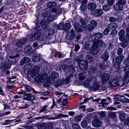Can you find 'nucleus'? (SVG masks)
Returning <instances> with one entry per match:
<instances>
[{"instance_id": "1", "label": "nucleus", "mask_w": 129, "mask_h": 129, "mask_svg": "<svg viewBox=\"0 0 129 129\" xmlns=\"http://www.w3.org/2000/svg\"><path fill=\"white\" fill-rule=\"evenodd\" d=\"M86 59L84 60H81L79 59H76L74 62V66L78 68L80 66L81 68L84 69V70H86L88 68V62L92 61L93 59L92 56L89 55L86 56Z\"/></svg>"}, {"instance_id": "2", "label": "nucleus", "mask_w": 129, "mask_h": 129, "mask_svg": "<svg viewBox=\"0 0 129 129\" xmlns=\"http://www.w3.org/2000/svg\"><path fill=\"white\" fill-rule=\"evenodd\" d=\"M82 84L95 91L99 90L100 87V84L97 83L96 79L95 77H92L85 80L82 82Z\"/></svg>"}, {"instance_id": "3", "label": "nucleus", "mask_w": 129, "mask_h": 129, "mask_svg": "<svg viewBox=\"0 0 129 129\" xmlns=\"http://www.w3.org/2000/svg\"><path fill=\"white\" fill-rule=\"evenodd\" d=\"M104 44L102 41L100 40L95 41L93 43L91 52L93 55L97 54L100 51L101 47L104 46Z\"/></svg>"}, {"instance_id": "4", "label": "nucleus", "mask_w": 129, "mask_h": 129, "mask_svg": "<svg viewBox=\"0 0 129 129\" xmlns=\"http://www.w3.org/2000/svg\"><path fill=\"white\" fill-rule=\"evenodd\" d=\"M80 21L81 24V25H79V23H74V25L76 31L81 32H82L83 29L86 28L87 26L84 20L82 18H80Z\"/></svg>"}, {"instance_id": "5", "label": "nucleus", "mask_w": 129, "mask_h": 129, "mask_svg": "<svg viewBox=\"0 0 129 129\" xmlns=\"http://www.w3.org/2000/svg\"><path fill=\"white\" fill-rule=\"evenodd\" d=\"M124 75L123 81L122 86L126 85L129 82V66H126L124 68Z\"/></svg>"}, {"instance_id": "6", "label": "nucleus", "mask_w": 129, "mask_h": 129, "mask_svg": "<svg viewBox=\"0 0 129 129\" xmlns=\"http://www.w3.org/2000/svg\"><path fill=\"white\" fill-rule=\"evenodd\" d=\"M126 3V0H119L117 3L113 6L114 9L116 11L122 10L123 8V5L125 4Z\"/></svg>"}, {"instance_id": "7", "label": "nucleus", "mask_w": 129, "mask_h": 129, "mask_svg": "<svg viewBox=\"0 0 129 129\" xmlns=\"http://www.w3.org/2000/svg\"><path fill=\"white\" fill-rule=\"evenodd\" d=\"M47 78V74H40L35 78V80L37 82L43 83L46 81Z\"/></svg>"}, {"instance_id": "8", "label": "nucleus", "mask_w": 129, "mask_h": 129, "mask_svg": "<svg viewBox=\"0 0 129 129\" xmlns=\"http://www.w3.org/2000/svg\"><path fill=\"white\" fill-rule=\"evenodd\" d=\"M40 68L38 66H35L32 69H30L28 72V74L31 77H33L38 73Z\"/></svg>"}, {"instance_id": "9", "label": "nucleus", "mask_w": 129, "mask_h": 129, "mask_svg": "<svg viewBox=\"0 0 129 129\" xmlns=\"http://www.w3.org/2000/svg\"><path fill=\"white\" fill-rule=\"evenodd\" d=\"M110 77V75L109 74H103L101 76V79L102 83L104 84H106L109 81Z\"/></svg>"}, {"instance_id": "10", "label": "nucleus", "mask_w": 129, "mask_h": 129, "mask_svg": "<svg viewBox=\"0 0 129 129\" xmlns=\"http://www.w3.org/2000/svg\"><path fill=\"white\" fill-rule=\"evenodd\" d=\"M27 41V39L25 38H23L17 42L15 45L18 48H21L22 46L26 43Z\"/></svg>"}, {"instance_id": "11", "label": "nucleus", "mask_w": 129, "mask_h": 129, "mask_svg": "<svg viewBox=\"0 0 129 129\" xmlns=\"http://www.w3.org/2000/svg\"><path fill=\"white\" fill-rule=\"evenodd\" d=\"M97 25V23L96 21L94 20L90 21V24L87 26V29L89 31H91L95 27H96Z\"/></svg>"}, {"instance_id": "12", "label": "nucleus", "mask_w": 129, "mask_h": 129, "mask_svg": "<svg viewBox=\"0 0 129 129\" xmlns=\"http://www.w3.org/2000/svg\"><path fill=\"white\" fill-rule=\"evenodd\" d=\"M75 36L74 30H71L67 33L66 38L68 40H72L75 38Z\"/></svg>"}, {"instance_id": "13", "label": "nucleus", "mask_w": 129, "mask_h": 129, "mask_svg": "<svg viewBox=\"0 0 129 129\" xmlns=\"http://www.w3.org/2000/svg\"><path fill=\"white\" fill-rule=\"evenodd\" d=\"M102 121L99 119H94L92 122L93 126L95 127H100L102 124Z\"/></svg>"}, {"instance_id": "14", "label": "nucleus", "mask_w": 129, "mask_h": 129, "mask_svg": "<svg viewBox=\"0 0 129 129\" xmlns=\"http://www.w3.org/2000/svg\"><path fill=\"white\" fill-rule=\"evenodd\" d=\"M41 35V32L40 31H37L30 38L29 40L30 41L35 40L39 38Z\"/></svg>"}, {"instance_id": "15", "label": "nucleus", "mask_w": 129, "mask_h": 129, "mask_svg": "<svg viewBox=\"0 0 129 129\" xmlns=\"http://www.w3.org/2000/svg\"><path fill=\"white\" fill-rule=\"evenodd\" d=\"M35 97L32 94H24L23 100H26L28 101L33 100L34 99Z\"/></svg>"}, {"instance_id": "16", "label": "nucleus", "mask_w": 129, "mask_h": 129, "mask_svg": "<svg viewBox=\"0 0 129 129\" xmlns=\"http://www.w3.org/2000/svg\"><path fill=\"white\" fill-rule=\"evenodd\" d=\"M103 13V12L102 10L97 9L95 10L93 15L95 17H99L102 15Z\"/></svg>"}, {"instance_id": "17", "label": "nucleus", "mask_w": 129, "mask_h": 129, "mask_svg": "<svg viewBox=\"0 0 129 129\" xmlns=\"http://www.w3.org/2000/svg\"><path fill=\"white\" fill-rule=\"evenodd\" d=\"M125 31L124 29H122L119 31L118 35L119 37V39L120 41H124V36Z\"/></svg>"}, {"instance_id": "18", "label": "nucleus", "mask_w": 129, "mask_h": 129, "mask_svg": "<svg viewBox=\"0 0 129 129\" xmlns=\"http://www.w3.org/2000/svg\"><path fill=\"white\" fill-rule=\"evenodd\" d=\"M87 7L88 9L91 12H93L96 8V5L93 3H90L88 5Z\"/></svg>"}, {"instance_id": "19", "label": "nucleus", "mask_w": 129, "mask_h": 129, "mask_svg": "<svg viewBox=\"0 0 129 129\" xmlns=\"http://www.w3.org/2000/svg\"><path fill=\"white\" fill-rule=\"evenodd\" d=\"M110 83L111 86L115 87H116L119 84L118 79L117 78L113 79Z\"/></svg>"}, {"instance_id": "20", "label": "nucleus", "mask_w": 129, "mask_h": 129, "mask_svg": "<svg viewBox=\"0 0 129 129\" xmlns=\"http://www.w3.org/2000/svg\"><path fill=\"white\" fill-rule=\"evenodd\" d=\"M107 26L109 28L111 29H116L118 27V24L115 23L108 24Z\"/></svg>"}, {"instance_id": "21", "label": "nucleus", "mask_w": 129, "mask_h": 129, "mask_svg": "<svg viewBox=\"0 0 129 129\" xmlns=\"http://www.w3.org/2000/svg\"><path fill=\"white\" fill-rule=\"evenodd\" d=\"M108 62L106 61H105L104 62H102L100 64V67L101 69L102 70H104L106 67H108L109 64H107Z\"/></svg>"}, {"instance_id": "22", "label": "nucleus", "mask_w": 129, "mask_h": 129, "mask_svg": "<svg viewBox=\"0 0 129 129\" xmlns=\"http://www.w3.org/2000/svg\"><path fill=\"white\" fill-rule=\"evenodd\" d=\"M30 61V59L27 57H24L20 61V64L22 65H24V63L29 62Z\"/></svg>"}, {"instance_id": "23", "label": "nucleus", "mask_w": 129, "mask_h": 129, "mask_svg": "<svg viewBox=\"0 0 129 129\" xmlns=\"http://www.w3.org/2000/svg\"><path fill=\"white\" fill-rule=\"evenodd\" d=\"M50 10L52 12L54 13H56L58 15H60V13H61L62 12L61 10L58 9L57 10L56 5L55 7L51 8V9Z\"/></svg>"}, {"instance_id": "24", "label": "nucleus", "mask_w": 129, "mask_h": 129, "mask_svg": "<svg viewBox=\"0 0 129 129\" xmlns=\"http://www.w3.org/2000/svg\"><path fill=\"white\" fill-rule=\"evenodd\" d=\"M24 51L25 52L29 54L33 52V50L31 46H28L25 47L24 48Z\"/></svg>"}, {"instance_id": "25", "label": "nucleus", "mask_w": 129, "mask_h": 129, "mask_svg": "<svg viewBox=\"0 0 129 129\" xmlns=\"http://www.w3.org/2000/svg\"><path fill=\"white\" fill-rule=\"evenodd\" d=\"M109 56V54L106 51H105L104 54L100 57V58L104 59L105 60H107Z\"/></svg>"}, {"instance_id": "26", "label": "nucleus", "mask_w": 129, "mask_h": 129, "mask_svg": "<svg viewBox=\"0 0 129 129\" xmlns=\"http://www.w3.org/2000/svg\"><path fill=\"white\" fill-rule=\"evenodd\" d=\"M102 34L101 33H98L94 35L93 36V39H94V41H96L99 39L100 38L102 37Z\"/></svg>"}, {"instance_id": "27", "label": "nucleus", "mask_w": 129, "mask_h": 129, "mask_svg": "<svg viewBox=\"0 0 129 129\" xmlns=\"http://www.w3.org/2000/svg\"><path fill=\"white\" fill-rule=\"evenodd\" d=\"M56 5V4L55 3L53 2H51L48 3L47 5V7H49L50 9H51V8L55 7Z\"/></svg>"}, {"instance_id": "28", "label": "nucleus", "mask_w": 129, "mask_h": 129, "mask_svg": "<svg viewBox=\"0 0 129 129\" xmlns=\"http://www.w3.org/2000/svg\"><path fill=\"white\" fill-rule=\"evenodd\" d=\"M45 124L46 127H47L48 129L52 128L54 124H55L54 123H53L51 122H48Z\"/></svg>"}, {"instance_id": "29", "label": "nucleus", "mask_w": 129, "mask_h": 129, "mask_svg": "<svg viewBox=\"0 0 129 129\" xmlns=\"http://www.w3.org/2000/svg\"><path fill=\"white\" fill-rule=\"evenodd\" d=\"M68 68V66L66 64H64L60 66L59 69L61 71H66L67 70Z\"/></svg>"}, {"instance_id": "30", "label": "nucleus", "mask_w": 129, "mask_h": 129, "mask_svg": "<svg viewBox=\"0 0 129 129\" xmlns=\"http://www.w3.org/2000/svg\"><path fill=\"white\" fill-rule=\"evenodd\" d=\"M124 56H123L117 57L116 58V62L120 63L123 59H124Z\"/></svg>"}, {"instance_id": "31", "label": "nucleus", "mask_w": 129, "mask_h": 129, "mask_svg": "<svg viewBox=\"0 0 129 129\" xmlns=\"http://www.w3.org/2000/svg\"><path fill=\"white\" fill-rule=\"evenodd\" d=\"M37 126L38 129H46V124L45 123L42 124H38Z\"/></svg>"}, {"instance_id": "32", "label": "nucleus", "mask_w": 129, "mask_h": 129, "mask_svg": "<svg viewBox=\"0 0 129 129\" xmlns=\"http://www.w3.org/2000/svg\"><path fill=\"white\" fill-rule=\"evenodd\" d=\"M68 117V115H63L62 114H59L57 115L56 118H53V119H58L61 118L62 117Z\"/></svg>"}, {"instance_id": "33", "label": "nucleus", "mask_w": 129, "mask_h": 129, "mask_svg": "<svg viewBox=\"0 0 129 129\" xmlns=\"http://www.w3.org/2000/svg\"><path fill=\"white\" fill-rule=\"evenodd\" d=\"M59 76L58 74L56 72L54 71L52 73V77L54 79H57L58 78Z\"/></svg>"}, {"instance_id": "34", "label": "nucleus", "mask_w": 129, "mask_h": 129, "mask_svg": "<svg viewBox=\"0 0 129 129\" xmlns=\"http://www.w3.org/2000/svg\"><path fill=\"white\" fill-rule=\"evenodd\" d=\"M2 67L3 69H6L10 68V66L8 63L6 62H4L2 64Z\"/></svg>"}, {"instance_id": "35", "label": "nucleus", "mask_w": 129, "mask_h": 129, "mask_svg": "<svg viewBox=\"0 0 129 129\" xmlns=\"http://www.w3.org/2000/svg\"><path fill=\"white\" fill-rule=\"evenodd\" d=\"M70 27L71 25L69 23H66L64 25V29L66 31L70 29Z\"/></svg>"}, {"instance_id": "36", "label": "nucleus", "mask_w": 129, "mask_h": 129, "mask_svg": "<svg viewBox=\"0 0 129 129\" xmlns=\"http://www.w3.org/2000/svg\"><path fill=\"white\" fill-rule=\"evenodd\" d=\"M62 55L61 52L58 51H56L55 54L54 55V57L55 58H56L57 57L59 58L61 57Z\"/></svg>"}, {"instance_id": "37", "label": "nucleus", "mask_w": 129, "mask_h": 129, "mask_svg": "<svg viewBox=\"0 0 129 129\" xmlns=\"http://www.w3.org/2000/svg\"><path fill=\"white\" fill-rule=\"evenodd\" d=\"M98 114L102 117H104L106 116V112L105 111L98 112Z\"/></svg>"}, {"instance_id": "38", "label": "nucleus", "mask_w": 129, "mask_h": 129, "mask_svg": "<svg viewBox=\"0 0 129 129\" xmlns=\"http://www.w3.org/2000/svg\"><path fill=\"white\" fill-rule=\"evenodd\" d=\"M111 8L109 6L107 5H104L102 7L103 10L106 11H109L110 9Z\"/></svg>"}, {"instance_id": "39", "label": "nucleus", "mask_w": 129, "mask_h": 129, "mask_svg": "<svg viewBox=\"0 0 129 129\" xmlns=\"http://www.w3.org/2000/svg\"><path fill=\"white\" fill-rule=\"evenodd\" d=\"M82 117L81 115L76 116L74 117V120L76 122H79L80 121Z\"/></svg>"}, {"instance_id": "40", "label": "nucleus", "mask_w": 129, "mask_h": 129, "mask_svg": "<svg viewBox=\"0 0 129 129\" xmlns=\"http://www.w3.org/2000/svg\"><path fill=\"white\" fill-rule=\"evenodd\" d=\"M62 83V81L60 79H58L55 83L54 85L56 87H58L61 85Z\"/></svg>"}, {"instance_id": "41", "label": "nucleus", "mask_w": 129, "mask_h": 129, "mask_svg": "<svg viewBox=\"0 0 129 129\" xmlns=\"http://www.w3.org/2000/svg\"><path fill=\"white\" fill-rule=\"evenodd\" d=\"M116 21H117L118 22H120L122 19V16L120 15H118L117 14H116Z\"/></svg>"}, {"instance_id": "42", "label": "nucleus", "mask_w": 129, "mask_h": 129, "mask_svg": "<svg viewBox=\"0 0 129 129\" xmlns=\"http://www.w3.org/2000/svg\"><path fill=\"white\" fill-rule=\"evenodd\" d=\"M55 29V27H53L52 28H50L48 31V34L50 35L54 34V33Z\"/></svg>"}, {"instance_id": "43", "label": "nucleus", "mask_w": 129, "mask_h": 129, "mask_svg": "<svg viewBox=\"0 0 129 129\" xmlns=\"http://www.w3.org/2000/svg\"><path fill=\"white\" fill-rule=\"evenodd\" d=\"M73 129H81L80 126L77 123H73L72 126Z\"/></svg>"}, {"instance_id": "44", "label": "nucleus", "mask_w": 129, "mask_h": 129, "mask_svg": "<svg viewBox=\"0 0 129 129\" xmlns=\"http://www.w3.org/2000/svg\"><path fill=\"white\" fill-rule=\"evenodd\" d=\"M64 23L63 22L60 23L58 24L57 26V28L59 30L64 29Z\"/></svg>"}, {"instance_id": "45", "label": "nucleus", "mask_w": 129, "mask_h": 129, "mask_svg": "<svg viewBox=\"0 0 129 129\" xmlns=\"http://www.w3.org/2000/svg\"><path fill=\"white\" fill-rule=\"evenodd\" d=\"M81 126L83 127H86L87 126V122L86 120H84L81 122Z\"/></svg>"}, {"instance_id": "46", "label": "nucleus", "mask_w": 129, "mask_h": 129, "mask_svg": "<svg viewBox=\"0 0 129 129\" xmlns=\"http://www.w3.org/2000/svg\"><path fill=\"white\" fill-rule=\"evenodd\" d=\"M54 19V16L53 15H51L47 18V20L49 22L52 21Z\"/></svg>"}, {"instance_id": "47", "label": "nucleus", "mask_w": 129, "mask_h": 129, "mask_svg": "<svg viewBox=\"0 0 129 129\" xmlns=\"http://www.w3.org/2000/svg\"><path fill=\"white\" fill-rule=\"evenodd\" d=\"M108 116L110 118L114 119L116 117V115L115 112H111L109 113Z\"/></svg>"}, {"instance_id": "48", "label": "nucleus", "mask_w": 129, "mask_h": 129, "mask_svg": "<svg viewBox=\"0 0 129 129\" xmlns=\"http://www.w3.org/2000/svg\"><path fill=\"white\" fill-rule=\"evenodd\" d=\"M78 77L79 80L81 81H82L85 79V75L84 74L81 73L79 74Z\"/></svg>"}, {"instance_id": "49", "label": "nucleus", "mask_w": 129, "mask_h": 129, "mask_svg": "<svg viewBox=\"0 0 129 129\" xmlns=\"http://www.w3.org/2000/svg\"><path fill=\"white\" fill-rule=\"evenodd\" d=\"M16 78V77L15 76H13L11 78L9 77L7 78L8 80L7 82V83L8 84H10L11 83V79H14L15 78Z\"/></svg>"}, {"instance_id": "50", "label": "nucleus", "mask_w": 129, "mask_h": 129, "mask_svg": "<svg viewBox=\"0 0 129 129\" xmlns=\"http://www.w3.org/2000/svg\"><path fill=\"white\" fill-rule=\"evenodd\" d=\"M116 18L113 17H110L109 19V21L112 23H114L116 22Z\"/></svg>"}, {"instance_id": "51", "label": "nucleus", "mask_w": 129, "mask_h": 129, "mask_svg": "<svg viewBox=\"0 0 129 129\" xmlns=\"http://www.w3.org/2000/svg\"><path fill=\"white\" fill-rule=\"evenodd\" d=\"M123 97L124 98V95H117L115 96L114 97V99L115 101H117L118 100L121 101V99L120 97Z\"/></svg>"}, {"instance_id": "52", "label": "nucleus", "mask_w": 129, "mask_h": 129, "mask_svg": "<svg viewBox=\"0 0 129 129\" xmlns=\"http://www.w3.org/2000/svg\"><path fill=\"white\" fill-rule=\"evenodd\" d=\"M14 120H10L8 119L6 120L5 121L4 123H2V124L4 125H6L10 124L11 122H13Z\"/></svg>"}, {"instance_id": "53", "label": "nucleus", "mask_w": 129, "mask_h": 129, "mask_svg": "<svg viewBox=\"0 0 129 129\" xmlns=\"http://www.w3.org/2000/svg\"><path fill=\"white\" fill-rule=\"evenodd\" d=\"M128 42L124 41L121 43V45L122 47L125 48L127 46Z\"/></svg>"}, {"instance_id": "54", "label": "nucleus", "mask_w": 129, "mask_h": 129, "mask_svg": "<svg viewBox=\"0 0 129 129\" xmlns=\"http://www.w3.org/2000/svg\"><path fill=\"white\" fill-rule=\"evenodd\" d=\"M48 24V22H47L44 19H43L42 20L40 23V24L42 26L46 25Z\"/></svg>"}, {"instance_id": "55", "label": "nucleus", "mask_w": 129, "mask_h": 129, "mask_svg": "<svg viewBox=\"0 0 129 129\" xmlns=\"http://www.w3.org/2000/svg\"><path fill=\"white\" fill-rule=\"evenodd\" d=\"M33 60L34 62H38L40 61V58L37 56H34L32 57Z\"/></svg>"}, {"instance_id": "56", "label": "nucleus", "mask_w": 129, "mask_h": 129, "mask_svg": "<svg viewBox=\"0 0 129 129\" xmlns=\"http://www.w3.org/2000/svg\"><path fill=\"white\" fill-rule=\"evenodd\" d=\"M48 106H45L42 107L41 110H40L39 113L45 111H47L46 108L48 107Z\"/></svg>"}, {"instance_id": "57", "label": "nucleus", "mask_w": 129, "mask_h": 129, "mask_svg": "<svg viewBox=\"0 0 129 129\" xmlns=\"http://www.w3.org/2000/svg\"><path fill=\"white\" fill-rule=\"evenodd\" d=\"M25 89L28 92H30L31 89V88L30 86L28 85H27L26 84H25L24 85Z\"/></svg>"}, {"instance_id": "58", "label": "nucleus", "mask_w": 129, "mask_h": 129, "mask_svg": "<svg viewBox=\"0 0 129 129\" xmlns=\"http://www.w3.org/2000/svg\"><path fill=\"white\" fill-rule=\"evenodd\" d=\"M117 31L115 29H114L111 31L110 34L112 36L114 37L117 35Z\"/></svg>"}, {"instance_id": "59", "label": "nucleus", "mask_w": 129, "mask_h": 129, "mask_svg": "<svg viewBox=\"0 0 129 129\" xmlns=\"http://www.w3.org/2000/svg\"><path fill=\"white\" fill-rule=\"evenodd\" d=\"M108 4L110 6H112L114 3V0H107Z\"/></svg>"}, {"instance_id": "60", "label": "nucleus", "mask_w": 129, "mask_h": 129, "mask_svg": "<svg viewBox=\"0 0 129 129\" xmlns=\"http://www.w3.org/2000/svg\"><path fill=\"white\" fill-rule=\"evenodd\" d=\"M120 65V63L115 62L114 63L113 66L115 68L118 69L119 68Z\"/></svg>"}, {"instance_id": "61", "label": "nucleus", "mask_w": 129, "mask_h": 129, "mask_svg": "<svg viewBox=\"0 0 129 129\" xmlns=\"http://www.w3.org/2000/svg\"><path fill=\"white\" fill-rule=\"evenodd\" d=\"M119 117L121 121L123 120L125 118V116L124 113H121L119 115Z\"/></svg>"}, {"instance_id": "62", "label": "nucleus", "mask_w": 129, "mask_h": 129, "mask_svg": "<svg viewBox=\"0 0 129 129\" xmlns=\"http://www.w3.org/2000/svg\"><path fill=\"white\" fill-rule=\"evenodd\" d=\"M106 100L105 99H103L101 101V104H102V106L103 107L104 105H107L109 104V103H106Z\"/></svg>"}, {"instance_id": "63", "label": "nucleus", "mask_w": 129, "mask_h": 129, "mask_svg": "<svg viewBox=\"0 0 129 129\" xmlns=\"http://www.w3.org/2000/svg\"><path fill=\"white\" fill-rule=\"evenodd\" d=\"M109 31V29L108 28H107L104 30L103 32V34L105 35H107L108 34Z\"/></svg>"}, {"instance_id": "64", "label": "nucleus", "mask_w": 129, "mask_h": 129, "mask_svg": "<svg viewBox=\"0 0 129 129\" xmlns=\"http://www.w3.org/2000/svg\"><path fill=\"white\" fill-rule=\"evenodd\" d=\"M123 49L122 48H120L118 49L117 53L118 55H121L122 54Z\"/></svg>"}]
</instances>
